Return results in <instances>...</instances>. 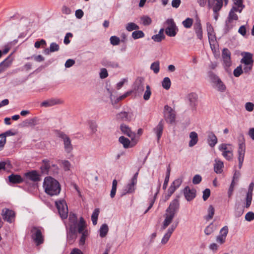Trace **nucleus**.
<instances>
[{
  "mask_svg": "<svg viewBox=\"0 0 254 254\" xmlns=\"http://www.w3.org/2000/svg\"><path fill=\"white\" fill-rule=\"evenodd\" d=\"M43 188L45 192L50 195H58L61 190L59 182L51 177H46L43 183Z\"/></svg>",
  "mask_w": 254,
  "mask_h": 254,
  "instance_id": "obj_1",
  "label": "nucleus"
},
{
  "mask_svg": "<svg viewBox=\"0 0 254 254\" xmlns=\"http://www.w3.org/2000/svg\"><path fill=\"white\" fill-rule=\"evenodd\" d=\"M55 205L61 218L66 219L68 215V208L65 201L64 199L57 200Z\"/></svg>",
  "mask_w": 254,
  "mask_h": 254,
  "instance_id": "obj_2",
  "label": "nucleus"
},
{
  "mask_svg": "<svg viewBox=\"0 0 254 254\" xmlns=\"http://www.w3.org/2000/svg\"><path fill=\"white\" fill-rule=\"evenodd\" d=\"M43 165L40 167L41 172L43 174H48L49 172L53 171V174L58 173L59 168L57 165L51 164L50 161L48 159L42 160Z\"/></svg>",
  "mask_w": 254,
  "mask_h": 254,
  "instance_id": "obj_3",
  "label": "nucleus"
},
{
  "mask_svg": "<svg viewBox=\"0 0 254 254\" xmlns=\"http://www.w3.org/2000/svg\"><path fill=\"white\" fill-rule=\"evenodd\" d=\"M86 225L85 222L82 217L80 218L79 222L77 224V230L75 226H71L69 228V232L71 237L75 236L76 232L77 231L79 234H83L84 232L87 231L85 229Z\"/></svg>",
  "mask_w": 254,
  "mask_h": 254,
  "instance_id": "obj_4",
  "label": "nucleus"
},
{
  "mask_svg": "<svg viewBox=\"0 0 254 254\" xmlns=\"http://www.w3.org/2000/svg\"><path fill=\"white\" fill-rule=\"evenodd\" d=\"M31 238L37 246L44 243V237L41 230L37 227H33L31 229Z\"/></svg>",
  "mask_w": 254,
  "mask_h": 254,
  "instance_id": "obj_5",
  "label": "nucleus"
},
{
  "mask_svg": "<svg viewBox=\"0 0 254 254\" xmlns=\"http://www.w3.org/2000/svg\"><path fill=\"white\" fill-rule=\"evenodd\" d=\"M164 117L167 123L172 124L175 122L176 119L175 111L170 106L166 105L164 108Z\"/></svg>",
  "mask_w": 254,
  "mask_h": 254,
  "instance_id": "obj_6",
  "label": "nucleus"
},
{
  "mask_svg": "<svg viewBox=\"0 0 254 254\" xmlns=\"http://www.w3.org/2000/svg\"><path fill=\"white\" fill-rule=\"evenodd\" d=\"M166 22L168 25L165 30L166 34L170 37L175 36L178 31V28L174 20L172 18L168 19Z\"/></svg>",
  "mask_w": 254,
  "mask_h": 254,
  "instance_id": "obj_7",
  "label": "nucleus"
},
{
  "mask_svg": "<svg viewBox=\"0 0 254 254\" xmlns=\"http://www.w3.org/2000/svg\"><path fill=\"white\" fill-rule=\"evenodd\" d=\"M245 150L246 146L245 142H242L241 143H239L238 150L239 169H241L243 165V163L244 160Z\"/></svg>",
  "mask_w": 254,
  "mask_h": 254,
  "instance_id": "obj_8",
  "label": "nucleus"
},
{
  "mask_svg": "<svg viewBox=\"0 0 254 254\" xmlns=\"http://www.w3.org/2000/svg\"><path fill=\"white\" fill-rule=\"evenodd\" d=\"M133 118V114L131 113L127 112H121L116 116V119L119 122H130Z\"/></svg>",
  "mask_w": 254,
  "mask_h": 254,
  "instance_id": "obj_9",
  "label": "nucleus"
},
{
  "mask_svg": "<svg viewBox=\"0 0 254 254\" xmlns=\"http://www.w3.org/2000/svg\"><path fill=\"white\" fill-rule=\"evenodd\" d=\"M180 208V203L178 198L174 199L172 201L169 206L166 209V212L174 213L176 215Z\"/></svg>",
  "mask_w": 254,
  "mask_h": 254,
  "instance_id": "obj_10",
  "label": "nucleus"
},
{
  "mask_svg": "<svg viewBox=\"0 0 254 254\" xmlns=\"http://www.w3.org/2000/svg\"><path fill=\"white\" fill-rule=\"evenodd\" d=\"M164 220L162 223V225L161 227L162 230L166 229V228L173 222V219L174 218L175 215L174 213H171L169 212H166L164 215Z\"/></svg>",
  "mask_w": 254,
  "mask_h": 254,
  "instance_id": "obj_11",
  "label": "nucleus"
},
{
  "mask_svg": "<svg viewBox=\"0 0 254 254\" xmlns=\"http://www.w3.org/2000/svg\"><path fill=\"white\" fill-rule=\"evenodd\" d=\"M178 224V222L176 224H172L167 230V232L164 235L161 240V243L163 245L166 244L169 240L172 233L177 228Z\"/></svg>",
  "mask_w": 254,
  "mask_h": 254,
  "instance_id": "obj_12",
  "label": "nucleus"
},
{
  "mask_svg": "<svg viewBox=\"0 0 254 254\" xmlns=\"http://www.w3.org/2000/svg\"><path fill=\"white\" fill-rule=\"evenodd\" d=\"M254 183H251L249 187L248 191L247 193L246 197V202L244 203V207H246V208H248L251 206L252 201V197H253V191L254 190Z\"/></svg>",
  "mask_w": 254,
  "mask_h": 254,
  "instance_id": "obj_13",
  "label": "nucleus"
},
{
  "mask_svg": "<svg viewBox=\"0 0 254 254\" xmlns=\"http://www.w3.org/2000/svg\"><path fill=\"white\" fill-rule=\"evenodd\" d=\"M64 103V101L58 98H51L45 100L41 103V107H49L56 105H60Z\"/></svg>",
  "mask_w": 254,
  "mask_h": 254,
  "instance_id": "obj_14",
  "label": "nucleus"
},
{
  "mask_svg": "<svg viewBox=\"0 0 254 254\" xmlns=\"http://www.w3.org/2000/svg\"><path fill=\"white\" fill-rule=\"evenodd\" d=\"M231 52L228 49L225 48L222 50V56L224 65L230 67L232 63L231 60Z\"/></svg>",
  "mask_w": 254,
  "mask_h": 254,
  "instance_id": "obj_15",
  "label": "nucleus"
},
{
  "mask_svg": "<svg viewBox=\"0 0 254 254\" xmlns=\"http://www.w3.org/2000/svg\"><path fill=\"white\" fill-rule=\"evenodd\" d=\"M120 129L123 133L130 137L132 141H134L136 134L132 132L130 128L127 125L122 124L120 125Z\"/></svg>",
  "mask_w": 254,
  "mask_h": 254,
  "instance_id": "obj_16",
  "label": "nucleus"
},
{
  "mask_svg": "<svg viewBox=\"0 0 254 254\" xmlns=\"http://www.w3.org/2000/svg\"><path fill=\"white\" fill-rule=\"evenodd\" d=\"M3 219L9 223H11L15 217V213L12 210L4 208L2 210Z\"/></svg>",
  "mask_w": 254,
  "mask_h": 254,
  "instance_id": "obj_17",
  "label": "nucleus"
},
{
  "mask_svg": "<svg viewBox=\"0 0 254 254\" xmlns=\"http://www.w3.org/2000/svg\"><path fill=\"white\" fill-rule=\"evenodd\" d=\"M184 193L186 199L188 201H191L196 196V190L194 189H190L189 186H187L184 190Z\"/></svg>",
  "mask_w": 254,
  "mask_h": 254,
  "instance_id": "obj_18",
  "label": "nucleus"
},
{
  "mask_svg": "<svg viewBox=\"0 0 254 254\" xmlns=\"http://www.w3.org/2000/svg\"><path fill=\"white\" fill-rule=\"evenodd\" d=\"M223 5L222 0H209L208 6L213 7V12H218Z\"/></svg>",
  "mask_w": 254,
  "mask_h": 254,
  "instance_id": "obj_19",
  "label": "nucleus"
},
{
  "mask_svg": "<svg viewBox=\"0 0 254 254\" xmlns=\"http://www.w3.org/2000/svg\"><path fill=\"white\" fill-rule=\"evenodd\" d=\"M143 80L144 79L142 77H138L135 80L134 84V90L135 91L136 93L140 94L144 91Z\"/></svg>",
  "mask_w": 254,
  "mask_h": 254,
  "instance_id": "obj_20",
  "label": "nucleus"
},
{
  "mask_svg": "<svg viewBox=\"0 0 254 254\" xmlns=\"http://www.w3.org/2000/svg\"><path fill=\"white\" fill-rule=\"evenodd\" d=\"M193 28L197 38L200 40H202L203 37V33L200 20L199 18H197L193 26Z\"/></svg>",
  "mask_w": 254,
  "mask_h": 254,
  "instance_id": "obj_21",
  "label": "nucleus"
},
{
  "mask_svg": "<svg viewBox=\"0 0 254 254\" xmlns=\"http://www.w3.org/2000/svg\"><path fill=\"white\" fill-rule=\"evenodd\" d=\"M24 176L27 179H28L34 182H39L41 180L40 175L35 170H32L27 172L25 173Z\"/></svg>",
  "mask_w": 254,
  "mask_h": 254,
  "instance_id": "obj_22",
  "label": "nucleus"
},
{
  "mask_svg": "<svg viewBox=\"0 0 254 254\" xmlns=\"http://www.w3.org/2000/svg\"><path fill=\"white\" fill-rule=\"evenodd\" d=\"M244 55L243 58L241 60V63L245 65H253L254 61L253 60V54L249 52H244L242 54Z\"/></svg>",
  "mask_w": 254,
  "mask_h": 254,
  "instance_id": "obj_23",
  "label": "nucleus"
},
{
  "mask_svg": "<svg viewBox=\"0 0 254 254\" xmlns=\"http://www.w3.org/2000/svg\"><path fill=\"white\" fill-rule=\"evenodd\" d=\"M136 183L131 180L130 183L128 184L124 190L121 196L126 195L127 193H132L135 190V185Z\"/></svg>",
  "mask_w": 254,
  "mask_h": 254,
  "instance_id": "obj_24",
  "label": "nucleus"
},
{
  "mask_svg": "<svg viewBox=\"0 0 254 254\" xmlns=\"http://www.w3.org/2000/svg\"><path fill=\"white\" fill-rule=\"evenodd\" d=\"M101 64L103 66L107 68H117L119 66V64L114 61H110L107 59H104L101 61Z\"/></svg>",
  "mask_w": 254,
  "mask_h": 254,
  "instance_id": "obj_25",
  "label": "nucleus"
},
{
  "mask_svg": "<svg viewBox=\"0 0 254 254\" xmlns=\"http://www.w3.org/2000/svg\"><path fill=\"white\" fill-rule=\"evenodd\" d=\"M207 141L211 147H214L217 143V138L212 131L208 132Z\"/></svg>",
  "mask_w": 254,
  "mask_h": 254,
  "instance_id": "obj_26",
  "label": "nucleus"
},
{
  "mask_svg": "<svg viewBox=\"0 0 254 254\" xmlns=\"http://www.w3.org/2000/svg\"><path fill=\"white\" fill-rule=\"evenodd\" d=\"M164 128V124L162 120H161L158 125L154 128V130L156 134L157 140L159 141L161 138Z\"/></svg>",
  "mask_w": 254,
  "mask_h": 254,
  "instance_id": "obj_27",
  "label": "nucleus"
},
{
  "mask_svg": "<svg viewBox=\"0 0 254 254\" xmlns=\"http://www.w3.org/2000/svg\"><path fill=\"white\" fill-rule=\"evenodd\" d=\"M224 164L222 161L219 159L215 160V164H214V170L217 174H221L223 172Z\"/></svg>",
  "mask_w": 254,
  "mask_h": 254,
  "instance_id": "obj_28",
  "label": "nucleus"
},
{
  "mask_svg": "<svg viewBox=\"0 0 254 254\" xmlns=\"http://www.w3.org/2000/svg\"><path fill=\"white\" fill-rule=\"evenodd\" d=\"M8 180L9 182L12 184H20L24 181L20 175L13 174L8 176Z\"/></svg>",
  "mask_w": 254,
  "mask_h": 254,
  "instance_id": "obj_29",
  "label": "nucleus"
},
{
  "mask_svg": "<svg viewBox=\"0 0 254 254\" xmlns=\"http://www.w3.org/2000/svg\"><path fill=\"white\" fill-rule=\"evenodd\" d=\"M10 56L0 64V73L6 70L11 64L12 60H9Z\"/></svg>",
  "mask_w": 254,
  "mask_h": 254,
  "instance_id": "obj_30",
  "label": "nucleus"
},
{
  "mask_svg": "<svg viewBox=\"0 0 254 254\" xmlns=\"http://www.w3.org/2000/svg\"><path fill=\"white\" fill-rule=\"evenodd\" d=\"M190 140L189 142V146L192 147L195 145L198 141V135L195 131H192L190 133Z\"/></svg>",
  "mask_w": 254,
  "mask_h": 254,
  "instance_id": "obj_31",
  "label": "nucleus"
},
{
  "mask_svg": "<svg viewBox=\"0 0 254 254\" xmlns=\"http://www.w3.org/2000/svg\"><path fill=\"white\" fill-rule=\"evenodd\" d=\"M119 141L123 145L125 148H128L133 146L132 145H130V141L127 138L124 136H121L119 138Z\"/></svg>",
  "mask_w": 254,
  "mask_h": 254,
  "instance_id": "obj_32",
  "label": "nucleus"
},
{
  "mask_svg": "<svg viewBox=\"0 0 254 254\" xmlns=\"http://www.w3.org/2000/svg\"><path fill=\"white\" fill-rule=\"evenodd\" d=\"M37 121L38 119L36 117H34L30 119H27L22 122V126L23 127H28L29 126H35L36 125H37Z\"/></svg>",
  "mask_w": 254,
  "mask_h": 254,
  "instance_id": "obj_33",
  "label": "nucleus"
},
{
  "mask_svg": "<svg viewBox=\"0 0 254 254\" xmlns=\"http://www.w3.org/2000/svg\"><path fill=\"white\" fill-rule=\"evenodd\" d=\"M197 99V95L195 93H190L188 95V99L190 103V106L192 108H194L195 107Z\"/></svg>",
  "mask_w": 254,
  "mask_h": 254,
  "instance_id": "obj_34",
  "label": "nucleus"
},
{
  "mask_svg": "<svg viewBox=\"0 0 254 254\" xmlns=\"http://www.w3.org/2000/svg\"><path fill=\"white\" fill-rule=\"evenodd\" d=\"M216 229V226H215L213 223H211L205 228L204 230V233L206 235H210L212 234Z\"/></svg>",
  "mask_w": 254,
  "mask_h": 254,
  "instance_id": "obj_35",
  "label": "nucleus"
},
{
  "mask_svg": "<svg viewBox=\"0 0 254 254\" xmlns=\"http://www.w3.org/2000/svg\"><path fill=\"white\" fill-rule=\"evenodd\" d=\"M64 150L66 153H69L73 150V146L70 138L68 140H66V141L64 143Z\"/></svg>",
  "mask_w": 254,
  "mask_h": 254,
  "instance_id": "obj_36",
  "label": "nucleus"
},
{
  "mask_svg": "<svg viewBox=\"0 0 254 254\" xmlns=\"http://www.w3.org/2000/svg\"><path fill=\"white\" fill-rule=\"evenodd\" d=\"M109 231L108 226L106 224H103L100 227L99 232H100V236L101 238L105 237Z\"/></svg>",
  "mask_w": 254,
  "mask_h": 254,
  "instance_id": "obj_37",
  "label": "nucleus"
},
{
  "mask_svg": "<svg viewBox=\"0 0 254 254\" xmlns=\"http://www.w3.org/2000/svg\"><path fill=\"white\" fill-rule=\"evenodd\" d=\"M100 213V210L99 208H96L93 211L92 216L91 220L92 223L94 225H96L97 223L98 217Z\"/></svg>",
  "mask_w": 254,
  "mask_h": 254,
  "instance_id": "obj_38",
  "label": "nucleus"
},
{
  "mask_svg": "<svg viewBox=\"0 0 254 254\" xmlns=\"http://www.w3.org/2000/svg\"><path fill=\"white\" fill-rule=\"evenodd\" d=\"M215 209L212 205H210L209 206L208 208V214L205 217V219L208 221L213 218L214 215Z\"/></svg>",
  "mask_w": 254,
  "mask_h": 254,
  "instance_id": "obj_39",
  "label": "nucleus"
},
{
  "mask_svg": "<svg viewBox=\"0 0 254 254\" xmlns=\"http://www.w3.org/2000/svg\"><path fill=\"white\" fill-rule=\"evenodd\" d=\"M126 29L127 31L130 32L133 30H138L139 27L133 22H129L126 25Z\"/></svg>",
  "mask_w": 254,
  "mask_h": 254,
  "instance_id": "obj_40",
  "label": "nucleus"
},
{
  "mask_svg": "<svg viewBox=\"0 0 254 254\" xmlns=\"http://www.w3.org/2000/svg\"><path fill=\"white\" fill-rule=\"evenodd\" d=\"M145 36L143 31L138 30H135L132 33L131 36L134 39H137L144 37Z\"/></svg>",
  "mask_w": 254,
  "mask_h": 254,
  "instance_id": "obj_41",
  "label": "nucleus"
},
{
  "mask_svg": "<svg viewBox=\"0 0 254 254\" xmlns=\"http://www.w3.org/2000/svg\"><path fill=\"white\" fill-rule=\"evenodd\" d=\"M170 172H171V168H170V166L169 165V166L168 167L167 169L166 175L165 179L164 182V184L163 185V189L164 190H165L167 187L168 183L169 181Z\"/></svg>",
  "mask_w": 254,
  "mask_h": 254,
  "instance_id": "obj_42",
  "label": "nucleus"
},
{
  "mask_svg": "<svg viewBox=\"0 0 254 254\" xmlns=\"http://www.w3.org/2000/svg\"><path fill=\"white\" fill-rule=\"evenodd\" d=\"M150 69L152 70L154 73L157 74L160 70V63L159 61H156L153 63L150 66Z\"/></svg>",
  "mask_w": 254,
  "mask_h": 254,
  "instance_id": "obj_43",
  "label": "nucleus"
},
{
  "mask_svg": "<svg viewBox=\"0 0 254 254\" xmlns=\"http://www.w3.org/2000/svg\"><path fill=\"white\" fill-rule=\"evenodd\" d=\"M171 84V80L168 77H165L162 82V87L166 90H168L170 88Z\"/></svg>",
  "mask_w": 254,
  "mask_h": 254,
  "instance_id": "obj_44",
  "label": "nucleus"
},
{
  "mask_svg": "<svg viewBox=\"0 0 254 254\" xmlns=\"http://www.w3.org/2000/svg\"><path fill=\"white\" fill-rule=\"evenodd\" d=\"M142 24L144 26L149 25L151 22L152 20L151 18L147 15H143L140 18Z\"/></svg>",
  "mask_w": 254,
  "mask_h": 254,
  "instance_id": "obj_45",
  "label": "nucleus"
},
{
  "mask_svg": "<svg viewBox=\"0 0 254 254\" xmlns=\"http://www.w3.org/2000/svg\"><path fill=\"white\" fill-rule=\"evenodd\" d=\"M193 19L190 18H187L182 22L183 25L186 28H190L193 24Z\"/></svg>",
  "mask_w": 254,
  "mask_h": 254,
  "instance_id": "obj_46",
  "label": "nucleus"
},
{
  "mask_svg": "<svg viewBox=\"0 0 254 254\" xmlns=\"http://www.w3.org/2000/svg\"><path fill=\"white\" fill-rule=\"evenodd\" d=\"M117 184L118 182L115 179L113 181L112 190L110 193V196L111 198H113L115 196L117 190Z\"/></svg>",
  "mask_w": 254,
  "mask_h": 254,
  "instance_id": "obj_47",
  "label": "nucleus"
},
{
  "mask_svg": "<svg viewBox=\"0 0 254 254\" xmlns=\"http://www.w3.org/2000/svg\"><path fill=\"white\" fill-rule=\"evenodd\" d=\"M238 20V16L235 12H234L233 11H230L228 17L227 18V20L228 22H232L233 20Z\"/></svg>",
  "mask_w": 254,
  "mask_h": 254,
  "instance_id": "obj_48",
  "label": "nucleus"
},
{
  "mask_svg": "<svg viewBox=\"0 0 254 254\" xmlns=\"http://www.w3.org/2000/svg\"><path fill=\"white\" fill-rule=\"evenodd\" d=\"M217 89L220 92H224L226 90V86L221 81V79L219 80L216 83H215Z\"/></svg>",
  "mask_w": 254,
  "mask_h": 254,
  "instance_id": "obj_49",
  "label": "nucleus"
},
{
  "mask_svg": "<svg viewBox=\"0 0 254 254\" xmlns=\"http://www.w3.org/2000/svg\"><path fill=\"white\" fill-rule=\"evenodd\" d=\"M208 76L212 82L213 83H216V82L220 79L212 71H209L208 72Z\"/></svg>",
  "mask_w": 254,
  "mask_h": 254,
  "instance_id": "obj_50",
  "label": "nucleus"
},
{
  "mask_svg": "<svg viewBox=\"0 0 254 254\" xmlns=\"http://www.w3.org/2000/svg\"><path fill=\"white\" fill-rule=\"evenodd\" d=\"M88 236V231H86L85 232H84V233H83V234H81V236L80 238L79 242V246H83L85 244L86 239Z\"/></svg>",
  "mask_w": 254,
  "mask_h": 254,
  "instance_id": "obj_51",
  "label": "nucleus"
},
{
  "mask_svg": "<svg viewBox=\"0 0 254 254\" xmlns=\"http://www.w3.org/2000/svg\"><path fill=\"white\" fill-rule=\"evenodd\" d=\"M222 155L227 160H230L233 158V150L224 151L223 152Z\"/></svg>",
  "mask_w": 254,
  "mask_h": 254,
  "instance_id": "obj_52",
  "label": "nucleus"
},
{
  "mask_svg": "<svg viewBox=\"0 0 254 254\" xmlns=\"http://www.w3.org/2000/svg\"><path fill=\"white\" fill-rule=\"evenodd\" d=\"M110 43L113 46L118 45L120 44V39L119 37L116 36H112L110 39Z\"/></svg>",
  "mask_w": 254,
  "mask_h": 254,
  "instance_id": "obj_53",
  "label": "nucleus"
},
{
  "mask_svg": "<svg viewBox=\"0 0 254 254\" xmlns=\"http://www.w3.org/2000/svg\"><path fill=\"white\" fill-rule=\"evenodd\" d=\"M151 91L149 85L146 86V89L143 95V99L145 100H148L150 97Z\"/></svg>",
  "mask_w": 254,
  "mask_h": 254,
  "instance_id": "obj_54",
  "label": "nucleus"
},
{
  "mask_svg": "<svg viewBox=\"0 0 254 254\" xmlns=\"http://www.w3.org/2000/svg\"><path fill=\"white\" fill-rule=\"evenodd\" d=\"M57 136L63 140L64 143L70 138L67 135L62 131H58Z\"/></svg>",
  "mask_w": 254,
  "mask_h": 254,
  "instance_id": "obj_55",
  "label": "nucleus"
},
{
  "mask_svg": "<svg viewBox=\"0 0 254 254\" xmlns=\"http://www.w3.org/2000/svg\"><path fill=\"white\" fill-rule=\"evenodd\" d=\"M60 49L59 45L56 43H52L50 46V51L51 52L58 51Z\"/></svg>",
  "mask_w": 254,
  "mask_h": 254,
  "instance_id": "obj_56",
  "label": "nucleus"
},
{
  "mask_svg": "<svg viewBox=\"0 0 254 254\" xmlns=\"http://www.w3.org/2000/svg\"><path fill=\"white\" fill-rule=\"evenodd\" d=\"M243 70H242V66L241 65H239L236 68H235L234 70V72H233V73H234V75L235 76V77H239L240 76L242 73H243Z\"/></svg>",
  "mask_w": 254,
  "mask_h": 254,
  "instance_id": "obj_57",
  "label": "nucleus"
},
{
  "mask_svg": "<svg viewBox=\"0 0 254 254\" xmlns=\"http://www.w3.org/2000/svg\"><path fill=\"white\" fill-rule=\"evenodd\" d=\"M206 25H207V34H208V38L210 40V37L213 36V27L212 26V25L209 23H207Z\"/></svg>",
  "mask_w": 254,
  "mask_h": 254,
  "instance_id": "obj_58",
  "label": "nucleus"
},
{
  "mask_svg": "<svg viewBox=\"0 0 254 254\" xmlns=\"http://www.w3.org/2000/svg\"><path fill=\"white\" fill-rule=\"evenodd\" d=\"M89 127L92 133H95L97 131V125L95 122L91 121L89 123Z\"/></svg>",
  "mask_w": 254,
  "mask_h": 254,
  "instance_id": "obj_59",
  "label": "nucleus"
},
{
  "mask_svg": "<svg viewBox=\"0 0 254 254\" xmlns=\"http://www.w3.org/2000/svg\"><path fill=\"white\" fill-rule=\"evenodd\" d=\"M245 219L248 221H252L254 220V213L252 211L248 212L245 215Z\"/></svg>",
  "mask_w": 254,
  "mask_h": 254,
  "instance_id": "obj_60",
  "label": "nucleus"
},
{
  "mask_svg": "<svg viewBox=\"0 0 254 254\" xmlns=\"http://www.w3.org/2000/svg\"><path fill=\"white\" fill-rule=\"evenodd\" d=\"M210 195V190L209 189H205L203 191L202 198L204 201H206Z\"/></svg>",
  "mask_w": 254,
  "mask_h": 254,
  "instance_id": "obj_61",
  "label": "nucleus"
},
{
  "mask_svg": "<svg viewBox=\"0 0 254 254\" xmlns=\"http://www.w3.org/2000/svg\"><path fill=\"white\" fill-rule=\"evenodd\" d=\"M202 178L199 175H195L192 179V183L194 185L199 184L201 181Z\"/></svg>",
  "mask_w": 254,
  "mask_h": 254,
  "instance_id": "obj_62",
  "label": "nucleus"
},
{
  "mask_svg": "<svg viewBox=\"0 0 254 254\" xmlns=\"http://www.w3.org/2000/svg\"><path fill=\"white\" fill-rule=\"evenodd\" d=\"M46 42L44 39H41L40 41H36L34 44V46L36 48H39L41 46H46Z\"/></svg>",
  "mask_w": 254,
  "mask_h": 254,
  "instance_id": "obj_63",
  "label": "nucleus"
},
{
  "mask_svg": "<svg viewBox=\"0 0 254 254\" xmlns=\"http://www.w3.org/2000/svg\"><path fill=\"white\" fill-rule=\"evenodd\" d=\"M245 108L247 111L252 112L254 109V104L252 102H247L245 104Z\"/></svg>",
  "mask_w": 254,
  "mask_h": 254,
  "instance_id": "obj_64",
  "label": "nucleus"
}]
</instances>
